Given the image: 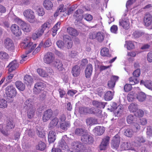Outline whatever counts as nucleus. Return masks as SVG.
<instances>
[{
  "label": "nucleus",
  "mask_w": 152,
  "mask_h": 152,
  "mask_svg": "<svg viewBox=\"0 0 152 152\" xmlns=\"http://www.w3.org/2000/svg\"><path fill=\"white\" fill-rule=\"evenodd\" d=\"M54 58V54L51 52H48L44 56V61L46 64H50L53 61Z\"/></svg>",
  "instance_id": "13"
},
{
  "label": "nucleus",
  "mask_w": 152,
  "mask_h": 152,
  "mask_svg": "<svg viewBox=\"0 0 152 152\" xmlns=\"http://www.w3.org/2000/svg\"><path fill=\"white\" fill-rule=\"evenodd\" d=\"M77 56V53L75 50L71 51L69 54V57L72 58H76Z\"/></svg>",
  "instance_id": "58"
},
{
  "label": "nucleus",
  "mask_w": 152,
  "mask_h": 152,
  "mask_svg": "<svg viewBox=\"0 0 152 152\" xmlns=\"http://www.w3.org/2000/svg\"><path fill=\"white\" fill-rule=\"evenodd\" d=\"M56 133L53 131H50L48 134V140L50 143H52L54 142L56 140Z\"/></svg>",
  "instance_id": "22"
},
{
  "label": "nucleus",
  "mask_w": 152,
  "mask_h": 152,
  "mask_svg": "<svg viewBox=\"0 0 152 152\" xmlns=\"http://www.w3.org/2000/svg\"><path fill=\"white\" fill-rule=\"evenodd\" d=\"M16 88L20 91H23L25 88V85L21 81H18L15 83Z\"/></svg>",
  "instance_id": "31"
},
{
  "label": "nucleus",
  "mask_w": 152,
  "mask_h": 152,
  "mask_svg": "<svg viewBox=\"0 0 152 152\" xmlns=\"http://www.w3.org/2000/svg\"><path fill=\"white\" fill-rule=\"evenodd\" d=\"M140 74V69H137L135 70L133 73V76L136 77H139Z\"/></svg>",
  "instance_id": "62"
},
{
  "label": "nucleus",
  "mask_w": 152,
  "mask_h": 152,
  "mask_svg": "<svg viewBox=\"0 0 152 152\" xmlns=\"http://www.w3.org/2000/svg\"><path fill=\"white\" fill-rule=\"evenodd\" d=\"M92 104L94 107L99 108H104L105 104V102L96 100L93 101L92 102Z\"/></svg>",
  "instance_id": "29"
},
{
  "label": "nucleus",
  "mask_w": 152,
  "mask_h": 152,
  "mask_svg": "<svg viewBox=\"0 0 152 152\" xmlns=\"http://www.w3.org/2000/svg\"><path fill=\"white\" fill-rule=\"evenodd\" d=\"M23 15L26 19L30 23H33L35 21V13L32 10L28 9L25 10L23 12Z\"/></svg>",
  "instance_id": "4"
},
{
  "label": "nucleus",
  "mask_w": 152,
  "mask_h": 152,
  "mask_svg": "<svg viewBox=\"0 0 152 152\" xmlns=\"http://www.w3.org/2000/svg\"><path fill=\"white\" fill-rule=\"evenodd\" d=\"M10 29L12 34L16 37H19L21 35V30L16 24H12L10 27Z\"/></svg>",
  "instance_id": "11"
},
{
  "label": "nucleus",
  "mask_w": 152,
  "mask_h": 152,
  "mask_svg": "<svg viewBox=\"0 0 152 152\" xmlns=\"http://www.w3.org/2000/svg\"><path fill=\"white\" fill-rule=\"evenodd\" d=\"M121 139L120 136L118 134L113 137L111 142V147L113 149H117L118 147Z\"/></svg>",
  "instance_id": "8"
},
{
  "label": "nucleus",
  "mask_w": 152,
  "mask_h": 152,
  "mask_svg": "<svg viewBox=\"0 0 152 152\" xmlns=\"http://www.w3.org/2000/svg\"><path fill=\"white\" fill-rule=\"evenodd\" d=\"M32 42H30V38L28 37L26 38L23 40V42L21 43V46L23 48L28 50L26 52L27 54L31 53L36 47L37 44L32 45Z\"/></svg>",
  "instance_id": "3"
},
{
  "label": "nucleus",
  "mask_w": 152,
  "mask_h": 152,
  "mask_svg": "<svg viewBox=\"0 0 152 152\" xmlns=\"http://www.w3.org/2000/svg\"><path fill=\"white\" fill-rule=\"evenodd\" d=\"M131 84H127L124 86V90L125 92H127L130 91L132 88Z\"/></svg>",
  "instance_id": "60"
},
{
  "label": "nucleus",
  "mask_w": 152,
  "mask_h": 152,
  "mask_svg": "<svg viewBox=\"0 0 152 152\" xmlns=\"http://www.w3.org/2000/svg\"><path fill=\"white\" fill-rule=\"evenodd\" d=\"M104 130L105 129L104 127L97 126L94 128L93 131L95 135L100 136L104 133Z\"/></svg>",
  "instance_id": "19"
},
{
  "label": "nucleus",
  "mask_w": 152,
  "mask_h": 152,
  "mask_svg": "<svg viewBox=\"0 0 152 152\" xmlns=\"http://www.w3.org/2000/svg\"><path fill=\"white\" fill-rule=\"evenodd\" d=\"M143 111L141 110H137V111L135 114V115L139 117H142L144 115Z\"/></svg>",
  "instance_id": "61"
},
{
  "label": "nucleus",
  "mask_w": 152,
  "mask_h": 152,
  "mask_svg": "<svg viewBox=\"0 0 152 152\" xmlns=\"http://www.w3.org/2000/svg\"><path fill=\"white\" fill-rule=\"evenodd\" d=\"M9 58V55L6 52L3 51L0 52V58L2 60L6 59Z\"/></svg>",
  "instance_id": "52"
},
{
  "label": "nucleus",
  "mask_w": 152,
  "mask_h": 152,
  "mask_svg": "<svg viewBox=\"0 0 152 152\" xmlns=\"http://www.w3.org/2000/svg\"><path fill=\"white\" fill-rule=\"evenodd\" d=\"M130 143L128 142H123L122 145L124 146V149L126 150H133V148L130 146Z\"/></svg>",
  "instance_id": "48"
},
{
  "label": "nucleus",
  "mask_w": 152,
  "mask_h": 152,
  "mask_svg": "<svg viewBox=\"0 0 152 152\" xmlns=\"http://www.w3.org/2000/svg\"><path fill=\"white\" fill-rule=\"evenodd\" d=\"M19 66L18 64L15 60H14L10 63L8 66L9 67V70L12 72L17 68Z\"/></svg>",
  "instance_id": "24"
},
{
  "label": "nucleus",
  "mask_w": 152,
  "mask_h": 152,
  "mask_svg": "<svg viewBox=\"0 0 152 152\" xmlns=\"http://www.w3.org/2000/svg\"><path fill=\"white\" fill-rule=\"evenodd\" d=\"M45 87V85L44 83L41 82H37L35 84L33 91L36 94L40 93Z\"/></svg>",
  "instance_id": "12"
},
{
  "label": "nucleus",
  "mask_w": 152,
  "mask_h": 152,
  "mask_svg": "<svg viewBox=\"0 0 152 152\" xmlns=\"http://www.w3.org/2000/svg\"><path fill=\"white\" fill-rule=\"evenodd\" d=\"M53 66L59 71H62L64 69L63 65L61 61L56 59L53 63Z\"/></svg>",
  "instance_id": "18"
},
{
  "label": "nucleus",
  "mask_w": 152,
  "mask_h": 152,
  "mask_svg": "<svg viewBox=\"0 0 152 152\" xmlns=\"http://www.w3.org/2000/svg\"><path fill=\"white\" fill-rule=\"evenodd\" d=\"M38 74L41 77H46L48 76V74L44 70L41 69H38L37 70Z\"/></svg>",
  "instance_id": "53"
},
{
  "label": "nucleus",
  "mask_w": 152,
  "mask_h": 152,
  "mask_svg": "<svg viewBox=\"0 0 152 152\" xmlns=\"http://www.w3.org/2000/svg\"><path fill=\"white\" fill-rule=\"evenodd\" d=\"M24 108L27 110V114L28 118H32L34 115L36 109L33 105L32 99H30L27 100L24 103Z\"/></svg>",
  "instance_id": "2"
},
{
  "label": "nucleus",
  "mask_w": 152,
  "mask_h": 152,
  "mask_svg": "<svg viewBox=\"0 0 152 152\" xmlns=\"http://www.w3.org/2000/svg\"><path fill=\"white\" fill-rule=\"evenodd\" d=\"M118 76H113L111 77L110 80L107 83V86L109 88H112L114 87L115 82L118 80Z\"/></svg>",
  "instance_id": "15"
},
{
  "label": "nucleus",
  "mask_w": 152,
  "mask_h": 152,
  "mask_svg": "<svg viewBox=\"0 0 152 152\" xmlns=\"http://www.w3.org/2000/svg\"><path fill=\"white\" fill-rule=\"evenodd\" d=\"M64 5L61 4L58 7L54 14L55 16H58L61 12H63L66 10V8H64Z\"/></svg>",
  "instance_id": "43"
},
{
  "label": "nucleus",
  "mask_w": 152,
  "mask_h": 152,
  "mask_svg": "<svg viewBox=\"0 0 152 152\" xmlns=\"http://www.w3.org/2000/svg\"><path fill=\"white\" fill-rule=\"evenodd\" d=\"M43 5L45 8L47 10L51 9L53 5L52 2L49 0L44 1Z\"/></svg>",
  "instance_id": "30"
},
{
  "label": "nucleus",
  "mask_w": 152,
  "mask_h": 152,
  "mask_svg": "<svg viewBox=\"0 0 152 152\" xmlns=\"http://www.w3.org/2000/svg\"><path fill=\"white\" fill-rule=\"evenodd\" d=\"M146 97V95L145 93L140 92L137 94L136 98L139 102H142L145 100Z\"/></svg>",
  "instance_id": "26"
},
{
  "label": "nucleus",
  "mask_w": 152,
  "mask_h": 152,
  "mask_svg": "<svg viewBox=\"0 0 152 152\" xmlns=\"http://www.w3.org/2000/svg\"><path fill=\"white\" fill-rule=\"evenodd\" d=\"M71 148L68 152H86V147L79 141H73L71 143Z\"/></svg>",
  "instance_id": "1"
},
{
  "label": "nucleus",
  "mask_w": 152,
  "mask_h": 152,
  "mask_svg": "<svg viewBox=\"0 0 152 152\" xmlns=\"http://www.w3.org/2000/svg\"><path fill=\"white\" fill-rule=\"evenodd\" d=\"M146 134L149 137H151L152 136V128L150 126H148L146 128Z\"/></svg>",
  "instance_id": "56"
},
{
  "label": "nucleus",
  "mask_w": 152,
  "mask_h": 152,
  "mask_svg": "<svg viewBox=\"0 0 152 152\" xmlns=\"http://www.w3.org/2000/svg\"><path fill=\"white\" fill-rule=\"evenodd\" d=\"M81 140L85 144H92L94 141L93 138L91 135L87 134L82 135Z\"/></svg>",
  "instance_id": "9"
},
{
  "label": "nucleus",
  "mask_w": 152,
  "mask_h": 152,
  "mask_svg": "<svg viewBox=\"0 0 152 152\" xmlns=\"http://www.w3.org/2000/svg\"><path fill=\"white\" fill-rule=\"evenodd\" d=\"M15 126V125L12 121H7L6 127L8 131L9 130L13 128Z\"/></svg>",
  "instance_id": "46"
},
{
  "label": "nucleus",
  "mask_w": 152,
  "mask_h": 152,
  "mask_svg": "<svg viewBox=\"0 0 152 152\" xmlns=\"http://www.w3.org/2000/svg\"><path fill=\"white\" fill-rule=\"evenodd\" d=\"M145 86L148 88L152 90V81L151 80L146 81L144 84Z\"/></svg>",
  "instance_id": "55"
},
{
  "label": "nucleus",
  "mask_w": 152,
  "mask_h": 152,
  "mask_svg": "<svg viewBox=\"0 0 152 152\" xmlns=\"http://www.w3.org/2000/svg\"><path fill=\"white\" fill-rule=\"evenodd\" d=\"M50 26V24L49 22L44 23L41 26V28L44 31L47 28H49Z\"/></svg>",
  "instance_id": "57"
},
{
  "label": "nucleus",
  "mask_w": 152,
  "mask_h": 152,
  "mask_svg": "<svg viewBox=\"0 0 152 152\" xmlns=\"http://www.w3.org/2000/svg\"><path fill=\"white\" fill-rule=\"evenodd\" d=\"M135 42H134L131 41H128L127 42V48L128 50H131L134 48V43Z\"/></svg>",
  "instance_id": "47"
},
{
  "label": "nucleus",
  "mask_w": 152,
  "mask_h": 152,
  "mask_svg": "<svg viewBox=\"0 0 152 152\" xmlns=\"http://www.w3.org/2000/svg\"><path fill=\"white\" fill-rule=\"evenodd\" d=\"M123 107L122 104L119 105L116 110H114V113L117 115H118L123 111Z\"/></svg>",
  "instance_id": "45"
},
{
  "label": "nucleus",
  "mask_w": 152,
  "mask_h": 152,
  "mask_svg": "<svg viewBox=\"0 0 152 152\" xmlns=\"http://www.w3.org/2000/svg\"><path fill=\"white\" fill-rule=\"evenodd\" d=\"M58 47L60 48H63L64 47V44L61 40H58L56 43Z\"/></svg>",
  "instance_id": "59"
},
{
  "label": "nucleus",
  "mask_w": 152,
  "mask_h": 152,
  "mask_svg": "<svg viewBox=\"0 0 152 152\" xmlns=\"http://www.w3.org/2000/svg\"><path fill=\"white\" fill-rule=\"evenodd\" d=\"M58 122V119L57 118H55L50 122L48 126V128L50 129L54 128L57 125Z\"/></svg>",
  "instance_id": "25"
},
{
  "label": "nucleus",
  "mask_w": 152,
  "mask_h": 152,
  "mask_svg": "<svg viewBox=\"0 0 152 152\" xmlns=\"http://www.w3.org/2000/svg\"><path fill=\"white\" fill-rule=\"evenodd\" d=\"M110 140V137L108 136H105L102 139L99 146V149L100 151L104 150L106 149L109 144Z\"/></svg>",
  "instance_id": "10"
},
{
  "label": "nucleus",
  "mask_w": 152,
  "mask_h": 152,
  "mask_svg": "<svg viewBox=\"0 0 152 152\" xmlns=\"http://www.w3.org/2000/svg\"><path fill=\"white\" fill-rule=\"evenodd\" d=\"M5 93L7 96L12 98L15 96L17 91L14 86L10 85L6 88Z\"/></svg>",
  "instance_id": "6"
},
{
  "label": "nucleus",
  "mask_w": 152,
  "mask_h": 152,
  "mask_svg": "<svg viewBox=\"0 0 152 152\" xmlns=\"http://www.w3.org/2000/svg\"><path fill=\"white\" fill-rule=\"evenodd\" d=\"M93 67L91 64H88L85 70V75L86 78H90L92 74Z\"/></svg>",
  "instance_id": "20"
},
{
  "label": "nucleus",
  "mask_w": 152,
  "mask_h": 152,
  "mask_svg": "<svg viewBox=\"0 0 152 152\" xmlns=\"http://www.w3.org/2000/svg\"><path fill=\"white\" fill-rule=\"evenodd\" d=\"M83 11L80 9L77 10L73 15V16L77 21L82 20L83 18Z\"/></svg>",
  "instance_id": "17"
},
{
  "label": "nucleus",
  "mask_w": 152,
  "mask_h": 152,
  "mask_svg": "<svg viewBox=\"0 0 152 152\" xmlns=\"http://www.w3.org/2000/svg\"><path fill=\"white\" fill-rule=\"evenodd\" d=\"M129 111L131 112H136L138 109V105L135 103L131 104L128 107Z\"/></svg>",
  "instance_id": "35"
},
{
  "label": "nucleus",
  "mask_w": 152,
  "mask_h": 152,
  "mask_svg": "<svg viewBox=\"0 0 152 152\" xmlns=\"http://www.w3.org/2000/svg\"><path fill=\"white\" fill-rule=\"evenodd\" d=\"M45 143L40 141L36 145V148L37 150L43 151L45 149Z\"/></svg>",
  "instance_id": "37"
},
{
  "label": "nucleus",
  "mask_w": 152,
  "mask_h": 152,
  "mask_svg": "<svg viewBox=\"0 0 152 152\" xmlns=\"http://www.w3.org/2000/svg\"><path fill=\"white\" fill-rule=\"evenodd\" d=\"M65 45L68 49L71 48L72 46V42L71 40H68V41L65 42Z\"/></svg>",
  "instance_id": "64"
},
{
  "label": "nucleus",
  "mask_w": 152,
  "mask_h": 152,
  "mask_svg": "<svg viewBox=\"0 0 152 152\" xmlns=\"http://www.w3.org/2000/svg\"><path fill=\"white\" fill-rule=\"evenodd\" d=\"M80 66L78 65H75L72 67L71 72L74 77H77L80 74Z\"/></svg>",
  "instance_id": "21"
},
{
  "label": "nucleus",
  "mask_w": 152,
  "mask_h": 152,
  "mask_svg": "<svg viewBox=\"0 0 152 152\" xmlns=\"http://www.w3.org/2000/svg\"><path fill=\"white\" fill-rule=\"evenodd\" d=\"M58 147L59 148L64 151H69L68 149V147L65 142V141L63 139H61L58 143Z\"/></svg>",
  "instance_id": "23"
},
{
  "label": "nucleus",
  "mask_w": 152,
  "mask_h": 152,
  "mask_svg": "<svg viewBox=\"0 0 152 152\" xmlns=\"http://www.w3.org/2000/svg\"><path fill=\"white\" fill-rule=\"evenodd\" d=\"M61 23L58 22L53 27L52 30L53 32V36L54 37L56 34V32L60 27Z\"/></svg>",
  "instance_id": "44"
},
{
  "label": "nucleus",
  "mask_w": 152,
  "mask_h": 152,
  "mask_svg": "<svg viewBox=\"0 0 152 152\" xmlns=\"http://www.w3.org/2000/svg\"><path fill=\"white\" fill-rule=\"evenodd\" d=\"M0 131L1 133L4 135L8 136L9 134L6 126L4 124H0Z\"/></svg>",
  "instance_id": "39"
},
{
  "label": "nucleus",
  "mask_w": 152,
  "mask_h": 152,
  "mask_svg": "<svg viewBox=\"0 0 152 152\" xmlns=\"http://www.w3.org/2000/svg\"><path fill=\"white\" fill-rule=\"evenodd\" d=\"M70 126V123L68 121H65L64 123L61 122L60 124V128L64 130H66L68 127H69Z\"/></svg>",
  "instance_id": "40"
},
{
  "label": "nucleus",
  "mask_w": 152,
  "mask_h": 152,
  "mask_svg": "<svg viewBox=\"0 0 152 152\" xmlns=\"http://www.w3.org/2000/svg\"><path fill=\"white\" fill-rule=\"evenodd\" d=\"M104 35L103 32H99L96 34V38L99 42H102L104 39Z\"/></svg>",
  "instance_id": "42"
},
{
  "label": "nucleus",
  "mask_w": 152,
  "mask_h": 152,
  "mask_svg": "<svg viewBox=\"0 0 152 152\" xmlns=\"http://www.w3.org/2000/svg\"><path fill=\"white\" fill-rule=\"evenodd\" d=\"M134 132V131L132 128H128L124 130V134L128 137H132Z\"/></svg>",
  "instance_id": "38"
},
{
  "label": "nucleus",
  "mask_w": 152,
  "mask_h": 152,
  "mask_svg": "<svg viewBox=\"0 0 152 152\" xmlns=\"http://www.w3.org/2000/svg\"><path fill=\"white\" fill-rule=\"evenodd\" d=\"M67 31L70 35L73 36H77L78 32L75 29L71 27H69L67 28Z\"/></svg>",
  "instance_id": "36"
},
{
  "label": "nucleus",
  "mask_w": 152,
  "mask_h": 152,
  "mask_svg": "<svg viewBox=\"0 0 152 152\" xmlns=\"http://www.w3.org/2000/svg\"><path fill=\"white\" fill-rule=\"evenodd\" d=\"M88 107H81L79 108V112L80 113L86 115L88 114Z\"/></svg>",
  "instance_id": "54"
},
{
  "label": "nucleus",
  "mask_w": 152,
  "mask_h": 152,
  "mask_svg": "<svg viewBox=\"0 0 152 152\" xmlns=\"http://www.w3.org/2000/svg\"><path fill=\"white\" fill-rule=\"evenodd\" d=\"M113 92L108 91L105 93L104 97L106 101H110L113 98Z\"/></svg>",
  "instance_id": "34"
},
{
  "label": "nucleus",
  "mask_w": 152,
  "mask_h": 152,
  "mask_svg": "<svg viewBox=\"0 0 152 152\" xmlns=\"http://www.w3.org/2000/svg\"><path fill=\"white\" fill-rule=\"evenodd\" d=\"M85 132V130L84 129L81 128H78L75 129V133L76 135L81 136L83 135V134L86 133Z\"/></svg>",
  "instance_id": "41"
},
{
  "label": "nucleus",
  "mask_w": 152,
  "mask_h": 152,
  "mask_svg": "<svg viewBox=\"0 0 152 152\" xmlns=\"http://www.w3.org/2000/svg\"><path fill=\"white\" fill-rule=\"evenodd\" d=\"M135 119V117L132 115H129L126 118V121L129 124H130L133 122Z\"/></svg>",
  "instance_id": "49"
},
{
  "label": "nucleus",
  "mask_w": 152,
  "mask_h": 152,
  "mask_svg": "<svg viewBox=\"0 0 152 152\" xmlns=\"http://www.w3.org/2000/svg\"><path fill=\"white\" fill-rule=\"evenodd\" d=\"M129 80L132 85H134L135 84H137L139 83V80L135 78L134 76L131 77L129 79Z\"/></svg>",
  "instance_id": "50"
},
{
  "label": "nucleus",
  "mask_w": 152,
  "mask_h": 152,
  "mask_svg": "<svg viewBox=\"0 0 152 152\" xmlns=\"http://www.w3.org/2000/svg\"><path fill=\"white\" fill-rule=\"evenodd\" d=\"M22 30L26 32H29L31 31V28L30 25L25 22V21L20 26Z\"/></svg>",
  "instance_id": "27"
},
{
  "label": "nucleus",
  "mask_w": 152,
  "mask_h": 152,
  "mask_svg": "<svg viewBox=\"0 0 152 152\" xmlns=\"http://www.w3.org/2000/svg\"><path fill=\"white\" fill-rule=\"evenodd\" d=\"M24 83L28 85H31L33 82V79L32 77L29 75H26L24 77Z\"/></svg>",
  "instance_id": "33"
},
{
  "label": "nucleus",
  "mask_w": 152,
  "mask_h": 152,
  "mask_svg": "<svg viewBox=\"0 0 152 152\" xmlns=\"http://www.w3.org/2000/svg\"><path fill=\"white\" fill-rule=\"evenodd\" d=\"M119 25L123 28L127 30L129 28L130 23L129 18H123L120 19L119 21Z\"/></svg>",
  "instance_id": "7"
},
{
  "label": "nucleus",
  "mask_w": 152,
  "mask_h": 152,
  "mask_svg": "<svg viewBox=\"0 0 152 152\" xmlns=\"http://www.w3.org/2000/svg\"><path fill=\"white\" fill-rule=\"evenodd\" d=\"M53 111L51 109H48L45 111L42 116V121L44 122L48 121L52 117Z\"/></svg>",
  "instance_id": "14"
},
{
  "label": "nucleus",
  "mask_w": 152,
  "mask_h": 152,
  "mask_svg": "<svg viewBox=\"0 0 152 152\" xmlns=\"http://www.w3.org/2000/svg\"><path fill=\"white\" fill-rule=\"evenodd\" d=\"M38 15L39 16H42L45 13L43 8H39L37 10Z\"/></svg>",
  "instance_id": "63"
},
{
  "label": "nucleus",
  "mask_w": 152,
  "mask_h": 152,
  "mask_svg": "<svg viewBox=\"0 0 152 152\" xmlns=\"http://www.w3.org/2000/svg\"><path fill=\"white\" fill-rule=\"evenodd\" d=\"M7 104L6 101L4 99L0 98V108H4L7 107Z\"/></svg>",
  "instance_id": "51"
},
{
  "label": "nucleus",
  "mask_w": 152,
  "mask_h": 152,
  "mask_svg": "<svg viewBox=\"0 0 152 152\" xmlns=\"http://www.w3.org/2000/svg\"><path fill=\"white\" fill-rule=\"evenodd\" d=\"M100 53L101 55L103 56L110 57L111 56L109 53L108 48L106 47L102 49Z\"/></svg>",
  "instance_id": "32"
},
{
  "label": "nucleus",
  "mask_w": 152,
  "mask_h": 152,
  "mask_svg": "<svg viewBox=\"0 0 152 152\" xmlns=\"http://www.w3.org/2000/svg\"><path fill=\"white\" fill-rule=\"evenodd\" d=\"M3 45L7 50L12 51L15 48L14 45L13 41L9 38H6L4 40Z\"/></svg>",
  "instance_id": "5"
},
{
  "label": "nucleus",
  "mask_w": 152,
  "mask_h": 152,
  "mask_svg": "<svg viewBox=\"0 0 152 152\" xmlns=\"http://www.w3.org/2000/svg\"><path fill=\"white\" fill-rule=\"evenodd\" d=\"M86 122L87 125L91 126L98 123L96 119L93 118H89L86 120Z\"/></svg>",
  "instance_id": "28"
},
{
  "label": "nucleus",
  "mask_w": 152,
  "mask_h": 152,
  "mask_svg": "<svg viewBox=\"0 0 152 152\" xmlns=\"http://www.w3.org/2000/svg\"><path fill=\"white\" fill-rule=\"evenodd\" d=\"M144 23L147 26L151 25L152 24V16L149 14H146L144 17Z\"/></svg>",
  "instance_id": "16"
}]
</instances>
